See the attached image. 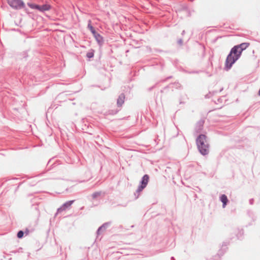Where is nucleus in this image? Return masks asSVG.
I'll return each instance as SVG.
<instances>
[{
  "label": "nucleus",
  "instance_id": "1",
  "mask_svg": "<svg viewBox=\"0 0 260 260\" xmlns=\"http://www.w3.org/2000/svg\"><path fill=\"white\" fill-rule=\"evenodd\" d=\"M249 43H242L234 46L231 49L225 62V68L226 70H229L232 68V66L241 56L242 51L245 50L249 46Z\"/></svg>",
  "mask_w": 260,
  "mask_h": 260
},
{
  "label": "nucleus",
  "instance_id": "2",
  "mask_svg": "<svg viewBox=\"0 0 260 260\" xmlns=\"http://www.w3.org/2000/svg\"><path fill=\"white\" fill-rule=\"evenodd\" d=\"M198 149L203 155H208L209 152L210 145L205 135H200L196 139Z\"/></svg>",
  "mask_w": 260,
  "mask_h": 260
},
{
  "label": "nucleus",
  "instance_id": "3",
  "mask_svg": "<svg viewBox=\"0 0 260 260\" xmlns=\"http://www.w3.org/2000/svg\"><path fill=\"white\" fill-rule=\"evenodd\" d=\"M149 180V176L147 174L144 175L140 181V184L134 194L137 199L139 198L140 192L146 187Z\"/></svg>",
  "mask_w": 260,
  "mask_h": 260
},
{
  "label": "nucleus",
  "instance_id": "4",
  "mask_svg": "<svg viewBox=\"0 0 260 260\" xmlns=\"http://www.w3.org/2000/svg\"><path fill=\"white\" fill-rule=\"evenodd\" d=\"M10 6L14 9L19 10L25 7V4L22 0H8Z\"/></svg>",
  "mask_w": 260,
  "mask_h": 260
},
{
  "label": "nucleus",
  "instance_id": "5",
  "mask_svg": "<svg viewBox=\"0 0 260 260\" xmlns=\"http://www.w3.org/2000/svg\"><path fill=\"white\" fill-rule=\"evenodd\" d=\"M74 202L75 200H71L68 201L64 203V204H63L59 208L57 209L56 215L59 213H61V212L66 210L67 209L70 208Z\"/></svg>",
  "mask_w": 260,
  "mask_h": 260
},
{
  "label": "nucleus",
  "instance_id": "6",
  "mask_svg": "<svg viewBox=\"0 0 260 260\" xmlns=\"http://www.w3.org/2000/svg\"><path fill=\"white\" fill-rule=\"evenodd\" d=\"M205 121L203 119H201L196 124L195 127V132L196 134L200 133L203 129L204 124Z\"/></svg>",
  "mask_w": 260,
  "mask_h": 260
},
{
  "label": "nucleus",
  "instance_id": "7",
  "mask_svg": "<svg viewBox=\"0 0 260 260\" xmlns=\"http://www.w3.org/2000/svg\"><path fill=\"white\" fill-rule=\"evenodd\" d=\"M125 94L121 93L118 96L117 100V106L118 107L121 108L125 100Z\"/></svg>",
  "mask_w": 260,
  "mask_h": 260
},
{
  "label": "nucleus",
  "instance_id": "8",
  "mask_svg": "<svg viewBox=\"0 0 260 260\" xmlns=\"http://www.w3.org/2000/svg\"><path fill=\"white\" fill-rule=\"evenodd\" d=\"M51 8V6L50 5L46 4L43 5H39L38 10L41 12H45V11L50 10Z\"/></svg>",
  "mask_w": 260,
  "mask_h": 260
},
{
  "label": "nucleus",
  "instance_id": "9",
  "mask_svg": "<svg viewBox=\"0 0 260 260\" xmlns=\"http://www.w3.org/2000/svg\"><path fill=\"white\" fill-rule=\"evenodd\" d=\"M94 38L99 45L102 46L103 44L104 38L100 34L98 33Z\"/></svg>",
  "mask_w": 260,
  "mask_h": 260
},
{
  "label": "nucleus",
  "instance_id": "10",
  "mask_svg": "<svg viewBox=\"0 0 260 260\" xmlns=\"http://www.w3.org/2000/svg\"><path fill=\"white\" fill-rule=\"evenodd\" d=\"M110 224H111V222H105L104 224H103L98 229V230L96 231L97 234L100 235V232H101V229H103V230H105L110 225Z\"/></svg>",
  "mask_w": 260,
  "mask_h": 260
},
{
  "label": "nucleus",
  "instance_id": "11",
  "mask_svg": "<svg viewBox=\"0 0 260 260\" xmlns=\"http://www.w3.org/2000/svg\"><path fill=\"white\" fill-rule=\"evenodd\" d=\"M220 201L222 203V207L224 208L228 202L227 196L225 194H222L220 197Z\"/></svg>",
  "mask_w": 260,
  "mask_h": 260
},
{
  "label": "nucleus",
  "instance_id": "12",
  "mask_svg": "<svg viewBox=\"0 0 260 260\" xmlns=\"http://www.w3.org/2000/svg\"><path fill=\"white\" fill-rule=\"evenodd\" d=\"M94 54V50L93 49H90L87 53L86 57L88 58H91L93 57Z\"/></svg>",
  "mask_w": 260,
  "mask_h": 260
},
{
  "label": "nucleus",
  "instance_id": "13",
  "mask_svg": "<svg viewBox=\"0 0 260 260\" xmlns=\"http://www.w3.org/2000/svg\"><path fill=\"white\" fill-rule=\"evenodd\" d=\"M27 4V6L32 9H38L39 5H37L31 3H28Z\"/></svg>",
  "mask_w": 260,
  "mask_h": 260
},
{
  "label": "nucleus",
  "instance_id": "14",
  "mask_svg": "<svg viewBox=\"0 0 260 260\" xmlns=\"http://www.w3.org/2000/svg\"><path fill=\"white\" fill-rule=\"evenodd\" d=\"M174 85L173 87H175L176 89L181 88V85L179 82H174L170 84V85Z\"/></svg>",
  "mask_w": 260,
  "mask_h": 260
},
{
  "label": "nucleus",
  "instance_id": "15",
  "mask_svg": "<svg viewBox=\"0 0 260 260\" xmlns=\"http://www.w3.org/2000/svg\"><path fill=\"white\" fill-rule=\"evenodd\" d=\"M101 194V191H96L92 194V199H96L97 197H99Z\"/></svg>",
  "mask_w": 260,
  "mask_h": 260
},
{
  "label": "nucleus",
  "instance_id": "16",
  "mask_svg": "<svg viewBox=\"0 0 260 260\" xmlns=\"http://www.w3.org/2000/svg\"><path fill=\"white\" fill-rule=\"evenodd\" d=\"M87 28L90 30V31L94 29V28L91 25V20L88 21Z\"/></svg>",
  "mask_w": 260,
  "mask_h": 260
},
{
  "label": "nucleus",
  "instance_id": "17",
  "mask_svg": "<svg viewBox=\"0 0 260 260\" xmlns=\"http://www.w3.org/2000/svg\"><path fill=\"white\" fill-rule=\"evenodd\" d=\"M24 236V232L22 231H19L17 233V236L19 239L22 238Z\"/></svg>",
  "mask_w": 260,
  "mask_h": 260
},
{
  "label": "nucleus",
  "instance_id": "18",
  "mask_svg": "<svg viewBox=\"0 0 260 260\" xmlns=\"http://www.w3.org/2000/svg\"><path fill=\"white\" fill-rule=\"evenodd\" d=\"M228 244V243L223 242L222 245V248H223L224 251H225L226 249H227Z\"/></svg>",
  "mask_w": 260,
  "mask_h": 260
},
{
  "label": "nucleus",
  "instance_id": "19",
  "mask_svg": "<svg viewBox=\"0 0 260 260\" xmlns=\"http://www.w3.org/2000/svg\"><path fill=\"white\" fill-rule=\"evenodd\" d=\"M177 43L179 45L182 46L183 44V40L182 39H179Z\"/></svg>",
  "mask_w": 260,
  "mask_h": 260
},
{
  "label": "nucleus",
  "instance_id": "20",
  "mask_svg": "<svg viewBox=\"0 0 260 260\" xmlns=\"http://www.w3.org/2000/svg\"><path fill=\"white\" fill-rule=\"evenodd\" d=\"M94 37L98 33L95 31V29L91 31Z\"/></svg>",
  "mask_w": 260,
  "mask_h": 260
},
{
  "label": "nucleus",
  "instance_id": "21",
  "mask_svg": "<svg viewBox=\"0 0 260 260\" xmlns=\"http://www.w3.org/2000/svg\"><path fill=\"white\" fill-rule=\"evenodd\" d=\"M94 37L98 33L95 31V29L91 31Z\"/></svg>",
  "mask_w": 260,
  "mask_h": 260
},
{
  "label": "nucleus",
  "instance_id": "22",
  "mask_svg": "<svg viewBox=\"0 0 260 260\" xmlns=\"http://www.w3.org/2000/svg\"><path fill=\"white\" fill-rule=\"evenodd\" d=\"M254 200L253 199H251L249 200V203L251 205H252L253 204Z\"/></svg>",
  "mask_w": 260,
  "mask_h": 260
},
{
  "label": "nucleus",
  "instance_id": "23",
  "mask_svg": "<svg viewBox=\"0 0 260 260\" xmlns=\"http://www.w3.org/2000/svg\"><path fill=\"white\" fill-rule=\"evenodd\" d=\"M172 78V76H169L166 79L163 80V82H165V81H167V80L170 79H171Z\"/></svg>",
  "mask_w": 260,
  "mask_h": 260
},
{
  "label": "nucleus",
  "instance_id": "24",
  "mask_svg": "<svg viewBox=\"0 0 260 260\" xmlns=\"http://www.w3.org/2000/svg\"><path fill=\"white\" fill-rule=\"evenodd\" d=\"M155 87V85L153 86H152V87H150V88H148V90L149 91H151V90H152Z\"/></svg>",
  "mask_w": 260,
  "mask_h": 260
},
{
  "label": "nucleus",
  "instance_id": "25",
  "mask_svg": "<svg viewBox=\"0 0 260 260\" xmlns=\"http://www.w3.org/2000/svg\"><path fill=\"white\" fill-rule=\"evenodd\" d=\"M222 249H220L219 251V253H218V255L222 254L223 253V252H221Z\"/></svg>",
  "mask_w": 260,
  "mask_h": 260
},
{
  "label": "nucleus",
  "instance_id": "26",
  "mask_svg": "<svg viewBox=\"0 0 260 260\" xmlns=\"http://www.w3.org/2000/svg\"><path fill=\"white\" fill-rule=\"evenodd\" d=\"M185 31L184 30H183L182 31L181 34H182V35H184L185 34Z\"/></svg>",
  "mask_w": 260,
  "mask_h": 260
},
{
  "label": "nucleus",
  "instance_id": "27",
  "mask_svg": "<svg viewBox=\"0 0 260 260\" xmlns=\"http://www.w3.org/2000/svg\"><path fill=\"white\" fill-rule=\"evenodd\" d=\"M169 87H170V85L167 86H166L165 87H164V89H166V88H169Z\"/></svg>",
  "mask_w": 260,
  "mask_h": 260
},
{
  "label": "nucleus",
  "instance_id": "28",
  "mask_svg": "<svg viewBox=\"0 0 260 260\" xmlns=\"http://www.w3.org/2000/svg\"><path fill=\"white\" fill-rule=\"evenodd\" d=\"M258 94L260 95V88H259V91H258Z\"/></svg>",
  "mask_w": 260,
  "mask_h": 260
}]
</instances>
